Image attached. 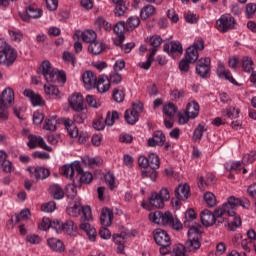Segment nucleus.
I'll return each instance as SVG.
<instances>
[{
	"mask_svg": "<svg viewBox=\"0 0 256 256\" xmlns=\"http://www.w3.org/2000/svg\"><path fill=\"white\" fill-rule=\"evenodd\" d=\"M243 207V209H249L251 207V202L247 198H236L235 196H230L226 203L222 207H217L214 213L209 210H203L200 213V219L205 227H211L215 223L221 224L228 223L227 217H233L235 215V208Z\"/></svg>",
	"mask_w": 256,
	"mask_h": 256,
	"instance_id": "1",
	"label": "nucleus"
},
{
	"mask_svg": "<svg viewBox=\"0 0 256 256\" xmlns=\"http://www.w3.org/2000/svg\"><path fill=\"white\" fill-rule=\"evenodd\" d=\"M61 173L67 179H73L76 173V180H74V186H69L68 189H71L72 195H77V188L81 187V185H89L91 181H93V174L90 172L83 171L81 168V163L78 161H74L71 164H66L61 168Z\"/></svg>",
	"mask_w": 256,
	"mask_h": 256,
	"instance_id": "2",
	"label": "nucleus"
},
{
	"mask_svg": "<svg viewBox=\"0 0 256 256\" xmlns=\"http://www.w3.org/2000/svg\"><path fill=\"white\" fill-rule=\"evenodd\" d=\"M197 214L195 210L189 209L185 213L184 225L189 228L188 230V240L186 241V247L189 253H195L201 248V230L199 227L201 225L197 224Z\"/></svg>",
	"mask_w": 256,
	"mask_h": 256,
	"instance_id": "3",
	"label": "nucleus"
},
{
	"mask_svg": "<svg viewBox=\"0 0 256 256\" xmlns=\"http://www.w3.org/2000/svg\"><path fill=\"white\" fill-rule=\"evenodd\" d=\"M40 73L43 75L47 83H66L67 77L65 72H61L51 65L49 60H44L39 67Z\"/></svg>",
	"mask_w": 256,
	"mask_h": 256,
	"instance_id": "4",
	"label": "nucleus"
},
{
	"mask_svg": "<svg viewBox=\"0 0 256 256\" xmlns=\"http://www.w3.org/2000/svg\"><path fill=\"white\" fill-rule=\"evenodd\" d=\"M203 49H205L203 40H197L192 46L188 47L185 59L181 60L179 63L180 71L187 73V71H189V64L197 62V59H199V51H203Z\"/></svg>",
	"mask_w": 256,
	"mask_h": 256,
	"instance_id": "5",
	"label": "nucleus"
},
{
	"mask_svg": "<svg viewBox=\"0 0 256 256\" xmlns=\"http://www.w3.org/2000/svg\"><path fill=\"white\" fill-rule=\"evenodd\" d=\"M149 219L152 223H156L157 225H168L176 231H179V229H182L183 227L181 221L173 218V214H171V212L163 213L161 211H155L154 213L149 214Z\"/></svg>",
	"mask_w": 256,
	"mask_h": 256,
	"instance_id": "6",
	"label": "nucleus"
},
{
	"mask_svg": "<svg viewBox=\"0 0 256 256\" xmlns=\"http://www.w3.org/2000/svg\"><path fill=\"white\" fill-rule=\"evenodd\" d=\"M85 119H87V114L85 112L76 111V113L74 114V122L71 119H65L63 121L64 127H66L70 137H79V129H77L75 123L81 125V123H85Z\"/></svg>",
	"mask_w": 256,
	"mask_h": 256,
	"instance_id": "7",
	"label": "nucleus"
},
{
	"mask_svg": "<svg viewBox=\"0 0 256 256\" xmlns=\"http://www.w3.org/2000/svg\"><path fill=\"white\" fill-rule=\"evenodd\" d=\"M15 101V92L13 89L8 88L3 90L2 95L0 97V118L7 119L9 117V111H7V107L11 105Z\"/></svg>",
	"mask_w": 256,
	"mask_h": 256,
	"instance_id": "8",
	"label": "nucleus"
},
{
	"mask_svg": "<svg viewBox=\"0 0 256 256\" xmlns=\"http://www.w3.org/2000/svg\"><path fill=\"white\" fill-rule=\"evenodd\" d=\"M17 59V51L11 45L4 43V47L0 50V65L11 67Z\"/></svg>",
	"mask_w": 256,
	"mask_h": 256,
	"instance_id": "9",
	"label": "nucleus"
},
{
	"mask_svg": "<svg viewBox=\"0 0 256 256\" xmlns=\"http://www.w3.org/2000/svg\"><path fill=\"white\" fill-rule=\"evenodd\" d=\"M235 25H237V20L231 14H223L216 21V29L220 31V33H228V31H233L235 29Z\"/></svg>",
	"mask_w": 256,
	"mask_h": 256,
	"instance_id": "10",
	"label": "nucleus"
},
{
	"mask_svg": "<svg viewBox=\"0 0 256 256\" xmlns=\"http://www.w3.org/2000/svg\"><path fill=\"white\" fill-rule=\"evenodd\" d=\"M67 213L70 217H79V215H82V219H85L86 221H91L92 218L91 207H83L79 203H75L73 207L67 208Z\"/></svg>",
	"mask_w": 256,
	"mask_h": 256,
	"instance_id": "11",
	"label": "nucleus"
},
{
	"mask_svg": "<svg viewBox=\"0 0 256 256\" xmlns=\"http://www.w3.org/2000/svg\"><path fill=\"white\" fill-rule=\"evenodd\" d=\"M196 73L202 79L207 77L208 73H211V58H200L196 64Z\"/></svg>",
	"mask_w": 256,
	"mask_h": 256,
	"instance_id": "12",
	"label": "nucleus"
},
{
	"mask_svg": "<svg viewBox=\"0 0 256 256\" xmlns=\"http://www.w3.org/2000/svg\"><path fill=\"white\" fill-rule=\"evenodd\" d=\"M154 241L160 247H171V237L167 231L163 229H156L154 231Z\"/></svg>",
	"mask_w": 256,
	"mask_h": 256,
	"instance_id": "13",
	"label": "nucleus"
},
{
	"mask_svg": "<svg viewBox=\"0 0 256 256\" xmlns=\"http://www.w3.org/2000/svg\"><path fill=\"white\" fill-rule=\"evenodd\" d=\"M190 191L191 188L189 187V185H179L174 191L175 197L177 199L175 201V205L179 206L181 204V201H187V199H189Z\"/></svg>",
	"mask_w": 256,
	"mask_h": 256,
	"instance_id": "14",
	"label": "nucleus"
},
{
	"mask_svg": "<svg viewBox=\"0 0 256 256\" xmlns=\"http://www.w3.org/2000/svg\"><path fill=\"white\" fill-rule=\"evenodd\" d=\"M142 207L144 209H151L152 207H156L157 209H163L165 207V202L159 197L157 192L151 194V197L142 203Z\"/></svg>",
	"mask_w": 256,
	"mask_h": 256,
	"instance_id": "15",
	"label": "nucleus"
},
{
	"mask_svg": "<svg viewBox=\"0 0 256 256\" xmlns=\"http://www.w3.org/2000/svg\"><path fill=\"white\" fill-rule=\"evenodd\" d=\"M164 52L168 53L171 57L175 58V55H183V45L179 41H172L169 44H164Z\"/></svg>",
	"mask_w": 256,
	"mask_h": 256,
	"instance_id": "16",
	"label": "nucleus"
},
{
	"mask_svg": "<svg viewBox=\"0 0 256 256\" xmlns=\"http://www.w3.org/2000/svg\"><path fill=\"white\" fill-rule=\"evenodd\" d=\"M28 143L27 146L29 149H37V147H41V149H45L46 151H49V146L45 143V140H43V137L30 134L28 136Z\"/></svg>",
	"mask_w": 256,
	"mask_h": 256,
	"instance_id": "17",
	"label": "nucleus"
},
{
	"mask_svg": "<svg viewBox=\"0 0 256 256\" xmlns=\"http://www.w3.org/2000/svg\"><path fill=\"white\" fill-rule=\"evenodd\" d=\"M80 229L86 233L89 241H95V239H97V230L89 224V220L81 218Z\"/></svg>",
	"mask_w": 256,
	"mask_h": 256,
	"instance_id": "18",
	"label": "nucleus"
},
{
	"mask_svg": "<svg viewBox=\"0 0 256 256\" xmlns=\"http://www.w3.org/2000/svg\"><path fill=\"white\" fill-rule=\"evenodd\" d=\"M82 81L85 89H95V86L97 85V76L93 71L87 70L82 74Z\"/></svg>",
	"mask_w": 256,
	"mask_h": 256,
	"instance_id": "19",
	"label": "nucleus"
},
{
	"mask_svg": "<svg viewBox=\"0 0 256 256\" xmlns=\"http://www.w3.org/2000/svg\"><path fill=\"white\" fill-rule=\"evenodd\" d=\"M165 134L163 131L156 130L153 133V137L148 139V147H163L165 145Z\"/></svg>",
	"mask_w": 256,
	"mask_h": 256,
	"instance_id": "20",
	"label": "nucleus"
},
{
	"mask_svg": "<svg viewBox=\"0 0 256 256\" xmlns=\"http://www.w3.org/2000/svg\"><path fill=\"white\" fill-rule=\"evenodd\" d=\"M27 171L30 173L32 177H35V179H47L51 175V172L49 169L41 166L37 167H28Z\"/></svg>",
	"mask_w": 256,
	"mask_h": 256,
	"instance_id": "21",
	"label": "nucleus"
},
{
	"mask_svg": "<svg viewBox=\"0 0 256 256\" xmlns=\"http://www.w3.org/2000/svg\"><path fill=\"white\" fill-rule=\"evenodd\" d=\"M113 31L115 35H117V39L115 40V45L118 47H123V41H125V22L120 21L115 24Z\"/></svg>",
	"mask_w": 256,
	"mask_h": 256,
	"instance_id": "22",
	"label": "nucleus"
},
{
	"mask_svg": "<svg viewBox=\"0 0 256 256\" xmlns=\"http://www.w3.org/2000/svg\"><path fill=\"white\" fill-rule=\"evenodd\" d=\"M216 181L217 179L215 178V175H213V173H208L206 176H201L198 179V187L200 191H205L208 187H213Z\"/></svg>",
	"mask_w": 256,
	"mask_h": 256,
	"instance_id": "23",
	"label": "nucleus"
},
{
	"mask_svg": "<svg viewBox=\"0 0 256 256\" xmlns=\"http://www.w3.org/2000/svg\"><path fill=\"white\" fill-rule=\"evenodd\" d=\"M24 96L30 99L33 107H43L45 105V100L41 97L40 94L34 93L31 89L24 90Z\"/></svg>",
	"mask_w": 256,
	"mask_h": 256,
	"instance_id": "24",
	"label": "nucleus"
},
{
	"mask_svg": "<svg viewBox=\"0 0 256 256\" xmlns=\"http://www.w3.org/2000/svg\"><path fill=\"white\" fill-rule=\"evenodd\" d=\"M59 228H56L57 233H67L68 235H72L74 231H77V225L73 220H67L65 223L60 222L58 220Z\"/></svg>",
	"mask_w": 256,
	"mask_h": 256,
	"instance_id": "25",
	"label": "nucleus"
},
{
	"mask_svg": "<svg viewBox=\"0 0 256 256\" xmlns=\"http://www.w3.org/2000/svg\"><path fill=\"white\" fill-rule=\"evenodd\" d=\"M216 73L220 79H226V81H229L233 85H239L235 78H233V76L231 75V71L227 70L223 63L218 64Z\"/></svg>",
	"mask_w": 256,
	"mask_h": 256,
	"instance_id": "26",
	"label": "nucleus"
},
{
	"mask_svg": "<svg viewBox=\"0 0 256 256\" xmlns=\"http://www.w3.org/2000/svg\"><path fill=\"white\" fill-rule=\"evenodd\" d=\"M83 95L74 94L69 98V104L74 111H85Z\"/></svg>",
	"mask_w": 256,
	"mask_h": 256,
	"instance_id": "27",
	"label": "nucleus"
},
{
	"mask_svg": "<svg viewBox=\"0 0 256 256\" xmlns=\"http://www.w3.org/2000/svg\"><path fill=\"white\" fill-rule=\"evenodd\" d=\"M127 237H129V234H127L126 232H121L120 234L113 235V241L115 245H118L117 253L121 254L125 250V242L127 241Z\"/></svg>",
	"mask_w": 256,
	"mask_h": 256,
	"instance_id": "28",
	"label": "nucleus"
},
{
	"mask_svg": "<svg viewBox=\"0 0 256 256\" xmlns=\"http://www.w3.org/2000/svg\"><path fill=\"white\" fill-rule=\"evenodd\" d=\"M38 229H40V231H48V229L57 231V229H59V220L52 221L51 219L44 217L38 224Z\"/></svg>",
	"mask_w": 256,
	"mask_h": 256,
	"instance_id": "29",
	"label": "nucleus"
},
{
	"mask_svg": "<svg viewBox=\"0 0 256 256\" xmlns=\"http://www.w3.org/2000/svg\"><path fill=\"white\" fill-rule=\"evenodd\" d=\"M98 93H107V91L111 88V81L107 76H100L98 81L96 80L95 85Z\"/></svg>",
	"mask_w": 256,
	"mask_h": 256,
	"instance_id": "30",
	"label": "nucleus"
},
{
	"mask_svg": "<svg viewBox=\"0 0 256 256\" xmlns=\"http://www.w3.org/2000/svg\"><path fill=\"white\" fill-rule=\"evenodd\" d=\"M100 221L103 227H111V224L113 223V211L109 208L102 209Z\"/></svg>",
	"mask_w": 256,
	"mask_h": 256,
	"instance_id": "31",
	"label": "nucleus"
},
{
	"mask_svg": "<svg viewBox=\"0 0 256 256\" xmlns=\"http://www.w3.org/2000/svg\"><path fill=\"white\" fill-rule=\"evenodd\" d=\"M157 13L155 6L147 4L140 10V17L142 21H147L149 17H153Z\"/></svg>",
	"mask_w": 256,
	"mask_h": 256,
	"instance_id": "32",
	"label": "nucleus"
},
{
	"mask_svg": "<svg viewBox=\"0 0 256 256\" xmlns=\"http://www.w3.org/2000/svg\"><path fill=\"white\" fill-rule=\"evenodd\" d=\"M49 193L53 199H56V201H59L65 197V192L63 191V188L59 186V184H52L49 187Z\"/></svg>",
	"mask_w": 256,
	"mask_h": 256,
	"instance_id": "33",
	"label": "nucleus"
},
{
	"mask_svg": "<svg viewBox=\"0 0 256 256\" xmlns=\"http://www.w3.org/2000/svg\"><path fill=\"white\" fill-rule=\"evenodd\" d=\"M88 51H90L92 55H101V53L105 51V44L99 40H95L94 42L90 43Z\"/></svg>",
	"mask_w": 256,
	"mask_h": 256,
	"instance_id": "34",
	"label": "nucleus"
},
{
	"mask_svg": "<svg viewBox=\"0 0 256 256\" xmlns=\"http://www.w3.org/2000/svg\"><path fill=\"white\" fill-rule=\"evenodd\" d=\"M47 244L52 251H56L57 253H62V251H65V245L57 238L48 239Z\"/></svg>",
	"mask_w": 256,
	"mask_h": 256,
	"instance_id": "35",
	"label": "nucleus"
},
{
	"mask_svg": "<svg viewBox=\"0 0 256 256\" xmlns=\"http://www.w3.org/2000/svg\"><path fill=\"white\" fill-rule=\"evenodd\" d=\"M147 41L149 43V45L152 47L151 49H149V51H155V55H157V51L159 49V47H161V43H163V38H161V36L159 35H153V36H149L147 38Z\"/></svg>",
	"mask_w": 256,
	"mask_h": 256,
	"instance_id": "36",
	"label": "nucleus"
},
{
	"mask_svg": "<svg viewBox=\"0 0 256 256\" xmlns=\"http://www.w3.org/2000/svg\"><path fill=\"white\" fill-rule=\"evenodd\" d=\"M186 112L190 116V119H196V117H199V103L196 101H191L188 103Z\"/></svg>",
	"mask_w": 256,
	"mask_h": 256,
	"instance_id": "37",
	"label": "nucleus"
},
{
	"mask_svg": "<svg viewBox=\"0 0 256 256\" xmlns=\"http://www.w3.org/2000/svg\"><path fill=\"white\" fill-rule=\"evenodd\" d=\"M44 91L51 99H61V91H59V88H57L55 85H45Z\"/></svg>",
	"mask_w": 256,
	"mask_h": 256,
	"instance_id": "38",
	"label": "nucleus"
},
{
	"mask_svg": "<svg viewBox=\"0 0 256 256\" xmlns=\"http://www.w3.org/2000/svg\"><path fill=\"white\" fill-rule=\"evenodd\" d=\"M114 5H116L114 13L116 17H123L127 12V6L125 5L124 0H112Z\"/></svg>",
	"mask_w": 256,
	"mask_h": 256,
	"instance_id": "39",
	"label": "nucleus"
},
{
	"mask_svg": "<svg viewBox=\"0 0 256 256\" xmlns=\"http://www.w3.org/2000/svg\"><path fill=\"white\" fill-rule=\"evenodd\" d=\"M253 59L249 56H244L241 59V66L244 73H251L253 72Z\"/></svg>",
	"mask_w": 256,
	"mask_h": 256,
	"instance_id": "40",
	"label": "nucleus"
},
{
	"mask_svg": "<svg viewBox=\"0 0 256 256\" xmlns=\"http://www.w3.org/2000/svg\"><path fill=\"white\" fill-rule=\"evenodd\" d=\"M239 113V108H236L234 106H230L222 110V114L224 115V117H228V119H237V117H239Z\"/></svg>",
	"mask_w": 256,
	"mask_h": 256,
	"instance_id": "41",
	"label": "nucleus"
},
{
	"mask_svg": "<svg viewBox=\"0 0 256 256\" xmlns=\"http://www.w3.org/2000/svg\"><path fill=\"white\" fill-rule=\"evenodd\" d=\"M44 129L46 131H56L57 130V116H50L46 118Z\"/></svg>",
	"mask_w": 256,
	"mask_h": 256,
	"instance_id": "42",
	"label": "nucleus"
},
{
	"mask_svg": "<svg viewBox=\"0 0 256 256\" xmlns=\"http://www.w3.org/2000/svg\"><path fill=\"white\" fill-rule=\"evenodd\" d=\"M29 215H31V212L29 209H25L22 210L19 214L12 216L11 221L15 223H21V221H27V219H29Z\"/></svg>",
	"mask_w": 256,
	"mask_h": 256,
	"instance_id": "43",
	"label": "nucleus"
},
{
	"mask_svg": "<svg viewBox=\"0 0 256 256\" xmlns=\"http://www.w3.org/2000/svg\"><path fill=\"white\" fill-rule=\"evenodd\" d=\"M163 113L166 115V117H168V119H173L177 113V106H175L173 103H168L167 105H164Z\"/></svg>",
	"mask_w": 256,
	"mask_h": 256,
	"instance_id": "44",
	"label": "nucleus"
},
{
	"mask_svg": "<svg viewBox=\"0 0 256 256\" xmlns=\"http://www.w3.org/2000/svg\"><path fill=\"white\" fill-rule=\"evenodd\" d=\"M82 40L84 43H93L94 41H97V33L93 30H86L82 33Z\"/></svg>",
	"mask_w": 256,
	"mask_h": 256,
	"instance_id": "45",
	"label": "nucleus"
},
{
	"mask_svg": "<svg viewBox=\"0 0 256 256\" xmlns=\"http://www.w3.org/2000/svg\"><path fill=\"white\" fill-rule=\"evenodd\" d=\"M237 208V207H236ZM234 208V210L236 209ZM236 213L234 211V215L233 216H229V217H233V220L231 221L229 218H227V221H225L224 223H227L231 229V231H235V229H237L238 227H241V217L239 216H235Z\"/></svg>",
	"mask_w": 256,
	"mask_h": 256,
	"instance_id": "46",
	"label": "nucleus"
},
{
	"mask_svg": "<svg viewBox=\"0 0 256 256\" xmlns=\"http://www.w3.org/2000/svg\"><path fill=\"white\" fill-rule=\"evenodd\" d=\"M124 118L129 125H135L139 121V114L131 110H126Z\"/></svg>",
	"mask_w": 256,
	"mask_h": 256,
	"instance_id": "47",
	"label": "nucleus"
},
{
	"mask_svg": "<svg viewBox=\"0 0 256 256\" xmlns=\"http://www.w3.org/2000/svg\"><path fill=\"white\" fill-rule=\"evenodd\" d=\"M117 119H119V112H117V111L108 112L107 116L104 120V123L108 127H113V125H115V121H117Z\"/></svg>",
	"mask_w": 256,
	"mask_h": 256,
	"instance_id": "48",
	"label": "nucleus"
},
{
	"mask_svg": "<svg viewBox=\"0 0 256 256\" xmlns=\"http://www.w3.org/2000/svg\"><path fill=\"white\" fill-rule=\"evenodd\" d=\"M142 173V178L143 179H151V181H155L157 179V170L153 168H144L141 171Z\"/></svg>",
	"mask_w": 256,
	"mask_h": 256,
	"instance_id": "49",
	"label": "nucleus"
},
{
	"mask_svg": "<svg viewBox=\"0 0 256 256\" xmlns=\"http://www.w3.org/2000/svg\"><path fill=\"white\" fill-rule=\"evenodd\" d=\"M161 165V162L159 161V156H157V154H150L148 156V167L150 169H159Z\"/></svg>",
	"mask_w": 256,
	"mask_h": 256,
	"instance_id": "50",
	"label": "nucleus"
},
{
	"mask_svg": "<svg viewBox=\"0 0 256 256\" xmlns=\"http://www.w3.org/2000/svg\"><path fill=\"white\" fill-rule=\"evenodd\" d=\"M26 14L30 19H39V17H41V15H43V11H41L40 9H37L33 6H29L26 9Z\"/></svg>",
	"mask_w": 256,
	"mask_h": 256,
	"instance_id": "51",
	"label": "nucleus"
},
{
	"mask_svg": "<svg viewBox=\"0 0 256 256\" xmlns=\"http://www.w3.org/2000/svg\"><path fill=\"white\" fill-rule=\"evenodd\" d=\"M204 201L208 207H215L217 205V198L214 193L206 192L204 194Z\"/></svg>",
	"mask_w": 256,
	"mask_h": 256,
	"instance_id": "52",
	"label": "nucleus"
},
{
	"mask_svg": "<svg viewBox=\"0 0 256 256\" xmlns=\"http://www.w3.org/2000/svg\"><path fill=\"white\" fill-rule=\"evenodd\" d=\"M185 251H189L187 246L184 247L183 244H178L174 246L171 256H187Z\"/></svg>",
	"mask_w": 256,
	"mask_h": 256,
	"instance_id": "53",
	"label": "nucleus"
},
{
	"mask_svg": "<svg viewBox=\"0 0 256 256\" xmlns=\"http://www.w3.org/2000/svg\"><path fill=\"white\" fill-rule=\"evenodd\" d=\"M140 24H141V19H139V17L131 16L127 19L126 27H129V29L133 31V29H137V26Z\"/></svg>",
	"mask_w": 256,
	"mask_h": 256,
	"instance_id": "54",
	"label": "nucleus"
},
{
	"mask_svg": "<svg viewBox=\"0 0 256 256\" xmlns=\"http://www.w3.org/2000/svg\"><path fill=\"white\" fill-rule=\"evenodd\" d=\"M155 51H156L155 49L150 50V54L148 55L147 61L141 63L142 69H145L146 71L151 69V63H153L154 61Z\"/></svg>",
	"mask_w": 256,
	"mask_h": 256,
	"instance_id": "55",
	"label": "nucleus"
},
{
	"mask_svg": "<svg viewBox=\"0 0 256 256\" xmlns=\"http://www.w3.org/2000/svg\"><path fill=\"white\" fill-rule=\"evenodd\" d=\"M112 97L116 103H123V101H125V92L118 88H115Z\"/></svg>",
	"mask_w": 256,
	"mask_h": 256,
	"instance_id": "56",
	"label": "nucleus"
},
{
	"mask_svg": "<svg viewBox=\"0 0 256 256\" xmlns=\"http://www.w3.org/2000/svg\"><path fill=\"white\" fill-rule=\"evenodd\" d=\"M56 209L57 204L55 203V201L47 202L45 204H42L41 206V211H43L44 213H53V211H55Z\"/></svg>",
	"mask_w": 256,
	"mask_h": 256,
	"instance_id": "57",
	"label": "nucleus"
},
{
	"mask_svg": "<svg viewBox=\"0 0 256 256\" xmlns=\"http://www.w3.org/2000/svg\"><path fill=\"white\" fill-rule=\"evenodd\" d=\"M256 161V151H251L248 154H245L242 158L243 165H249V163H255Z\"/></svg>",
	"mask_w": 256,
	"mask_h": 256,
	"instance_id": "58",
	"label": "nucleus"
},
{
	"mask_svg": "<svg viewBox=\"0 0 256 256\" xmlns=\"http://www.w3.org/2000/svg\"><path fill=\"white\" fill-rule=\"evenodd\" d=\"M205 131H207V129H205V126L202 124H199L197 128L194 130L195 139H197L198 141H201V139L203 138V133H205Z\"/></svg>",
	"mask_w": 256,
	"mask_h": 256,
	"instance_id": "59",
	"label": "nucleus"
},
{
	"mask_svg": "<svg viewBox=\"0 0 256 256\" xmlns=\"http://www.w3.org/2000/svg\"><path fill=\"white\" fill-rule=\"evenodd\" d=\"M9 35L12 39V41H15L16 43H21L23 40V33L15 30H10Z\"/></svg>",
	"mask_w": 256,
	"mask_h": 256,
	"instance_id": "60",
	"label": "nucleus"
},
{
	"mask_svg": "<svg viewBox=\"0 0 256 256\" xmlns=\"http://www.w3.org/2000/svg\"><path fill=\"white\" fill-rule=\"evenodd\" d=\"M189 119H191V116L186 111L178 114L179 125H187Z\"/></svg>",
	"mask_w": 256,
	"mask_h": 256,
	"instance_id": "61",
	"label": "nucleus"
},
{
	"mask_svg": "<svg viewBox=\"0 0 256 256\" xmlns=\"http://www.w3.org/2000/svg\"><path fill=\"white\" fill-rule=\"evenodd\" d=\"M2 170L4 173H13L15 171V167L13 166V163L9 160H5L2 162Z\"/></svg>",
	"mask_w": 256,
	"mask_h": 256,
	"instance_id": "62",
	"label": "nucleus"
},
{
	"mask_svg": "<svg viewBox=\"0 0 256 256\" xmlns=\"http://www.w3.org/2000/svg\"><path fill=\"white\" fill-rule=\"evenodd\" d=\"M158 197L165 203V201H169L171 199V194L169 193V189L162 188L159 193H157Z\"/></svg>",
	"mask_w": 256,
	"mask_h": 256,
	"instance_id": "63",
	"label": "nucleus"
},
{
	"mask_svg": "<svg viewBox=\"0 0 256 256\" xmlns=\"http://www.w3.org/2000/svg\"><path fill=\"white\" fill-rule=\"evenodd\" d=\"M256 12V5L254 3H249L246 5V17L247 19H251Z\"/></svg>",
	"mask_w": 256,
	"mask_h": 256,
	"instance_id": "64",
	"label": "nucleus"
}]
</instances>
